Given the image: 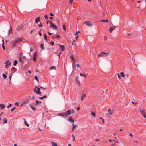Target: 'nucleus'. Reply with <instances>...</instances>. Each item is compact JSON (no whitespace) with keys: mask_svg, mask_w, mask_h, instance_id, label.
I'll use <instances>...</instances> for the list:
<instances>
[{"mask_svg":"<svg viewBox=\"0 0 146 146\" xmlns=\"http://www.w3.org/2000/svg\"><path fill=\"white\" fill-rule=\"evenodd\" d=\"M19 61L22 64L23 63L25 60V57L24 56H23L22 54L20 53L19 55Z\"/></svg>","mask_w":146,"mask_h":146,"instance_id":"obj_1","label":"nucleus"},{"mask_svg":"<svg viewBox=\"0 0 146 146\" xmlns=\"http://www.w3.org/2000/svg\"><path fill=\"white\" fill-rule=\"evenodd\" d=\"M23 38L22 37H16L15 38L13 41V44L15 45L16 43L21 42Z\"/></svg>","mask_w":146,"mask_h":146,"instance_id":"obj_2","label":"nucleus"},{"mask_svg":"<svg viewBox=\"0 0 146 146\" xmlns=\"http://www.w3.org/2000/svg\"><path fill=\"white\" fill-rule=\"evenodd\" d=\"M40 89L39 87H37L36 86L34 88L33 90L35 93H36L38 94H41V92L40 91Z\"/></svg>","mask_w":146,"mask_h":146,"instance_id":"obj_3","label":"nucleus"},{"mask_svg":"<svg viewBox=\"0 0 146 146\" xmlns=\"http://www.w3.org/2000/svg\"><path fill=\"white\" fill-rule=\"evenodd\" d=\"M50 26L53 29L56 30L57 29V26L53 24L52 22H50Z\"/></svg>","mask_w":146,"mask_h":146,"instance_id":"obj_4","label":"nucleus"},{"mask_svg":"<svg viewBox=\"0 0 146 146\" xmlns=\"http://www.w3.org/2000/svg\"><path fill=\"white\" fill-rule=\"evenodd\" d=\"M70 57L71 58V59L72 60V61H73V63H72V64H73L74 65H75V60L74 58L73 55L72 54H71L70 55Z\"/></svg>","mask_w":146,"mask_h":146,"instance_id":"obj_5","label":"nucleus"},{"mask_svg":"<svg viewBox=\"0 0 146 146\" xmlns=\"http://www.w3.org/2000/svg\"><path fill=\"white\" fill-rule=\"evenodd\" d=\"M84 23L88 26H90L92 25L91 22L89 21H86L84 22Z\"/></svg>","mask_w":146,"mask_h":146,"instance_id":"obj_6","label":"nucleus"},{"mask_svg":"<svg viewBox=\"0 0 146 146\" xmlns=\"http://www.w3.org/2000/svg\"><path fill=\"white\" fill-rule=\"evenodd\" d=\"M64 112L66 116L68 115H70L71 114V113L70 110H68V111Z\"/></svg>","mask_w":146,"mask_h":146,"instance_id":"obj_7","label":"nucleus"},{"mask_svg":"<svg viewBox=\"0 0 146 146\" xmlns=\"http://www.w3.org/2000/svg\"><path fill=\"white\" fill-rule=\"evenodd\" d=\"M115 27L114 26H111L110 27V29L109 31L110 33H111L115 28Z\"/></svg>","mask_w":146,"mask_h":146,"instance_id":"obj_8","label":"nucleus"},{"mask_svg":"<svg viewBox=\"0 0 146 146\" xmlns=\"http://www.w3.org/2000/svg\"><path fill=\"white\" fill-rule=\"evenodd\" d=\"M40 20V18L39 17H37L35 21V22L36 23H38Z\"/></svg>","mask_w":146,"mask_h":146,"instance_id":"obj_9","label":"nucleus"},{"mask_svg":"<svg viewBox=\"0 0 146 146\" xmlns=\"http://www.w3.org/2000/svg\"><path fill=\"white\" fill-rule=\"evenodd\" d=\"M113 111L112 110L109 108L108 109V113L110 115H111L112 114Z\"/></svg>","mask_w":146,"mask_h":146,"instance_id":"obj_10","label":"nucleus"},{"mask_svg":"<svg viewBox=\"0 0 146 146\" xmlns=\"http://www.w3.org/2000/svg\"><path fill=\"white\" fill-rule=\"evenodd\" d=\"M37 54L36 53H35L33 55V60L34 61H36V60Z\"/></svg>","mask_w":146,"mask_h":146,"instance_id":"obj_11","label":"nucleus"},{"mask_svg":"<svg viewBox=\"0 0 146 146\" xmlns=\"http://www.w3.org/2000/svg\"><path fill=\"white\" fill-rule=\"evenodd\" d=\"M140 112H141V114L143 115L144 114H145V110L143 109H142V110H141L140 111Z\"/></svg>","mask_w":146,"mask_h":146,"instance_id":"obj_12","label":"nucleus"},{"mask_svg":"<svg viewBox=\"0 0 146 146\" xmlns=\"http://www.w3.org/2000/svg\"><path fill=\"white\" fill-rule=\"evenodd\" d=\"M5 107V106L3 104H0V109L2 110Z\"/></svg>","mask_w":146,"mask_h":146,"instance_id":"obj_13","label":"nucleus"},{"mask_svg":"<svg viewBox=\"0 0 146 146\" xmlns=\"http://www.w3.org/2000/svg\"><path fill=\"white\" fill-rule=\"evenodd\" d=\"M68 120L70 122H73V123H74V120L73 119L72 117L71 116L69 117Z\"/></svg>","mask_w":146,"mask_h":146,"instance_id":"obj_14","label":"nucleus"},{"mask_svg":"<svg viewBox=\"0 0 146 146\" xmlns=\"http://www.w3.org/2000/svg\"><path fill=\"white\" fill-rule=\"evenodd\" d=\"M60 37V36L59 35H54L52 37V38H58Z\"/></svg>","mask_w":146,"mask_h":146,"instance_id":"obj_15","label":"nucleus"},{"mask_svg":"<svg viewBox=\"0 0 146 146\" xmlns=\"http://www.w3.org/2000/svg\"><path fill=\"white\" fill-rule=\"evenodd\" d=\"M86 95L85 94H82L81 96V99L82 101H83L84 98L86 97Z\"/></svg>","mask_w":146,"mask_h":146,"instance_id":"obj_16","label":"nucleus"},{"mask_svg":"<svg viewBox=\"0 0 146 146\" xmlns=\"http://www.w3.org/2000/svg\"><path fill=\"white\" fill-rule=\"evenodd\" d=\"M4 64H6L8 66L10 65L11 64V63L9 62L8 60H7L6 62H5L4 63Z\"/></svg>","mask_w":146,"mask_h":146,"instance_id":"obj_17","label":"nucleus"},{"mask_svg":"<svg viewBox=\"0 0 146 146\" xmlns=\"http://www.w3.org/2000/svg\"><path fill=\"white\" fill-rule=\"evenodd\" d=\"M58 115L62 116H66L65 115V112H64L62 113L61 114H58Z\"/></svg>","mask_w":146,"mask_h":146,"instance_id":"obj_18","label":"nucleus"},{"mask_svg":"<svg viewBox=\"0 0 146 146\" xmlns=\"http://www.w3.org/2000/svg\"><path fill=\"white\" fill-rule=\"evenodd\" d=\"M51 143L52 146H57V144L56 143L53 141L51 142Z\"/></svg>","mask_w":146,"mask_h":146,"instance_id":"obj_19","label":"nucleus"},{"mask_svg":"<svg viewBox=\"0 0 146 146\" xmlns=\"http://www.w3.org/2000/svg\"><path fill=\"white\" fill-rule=\"evenodd\" d=\"M105 54H106V53H105V52H102V53H100L99 54L98 56L99 57L102 56H103Z\"/></svg>","mask_w":146,"mask_h":146,"instance_id":"obj_20","label":"nucleus"},{"mask_svg":"<svg viewBox=\"0 0 146 146\" xmlns=\"http://www.w3.org/2000/svg\"><path fill=\"white\" fill-rule=\"evenodd\" d=\"M60 48L61 51H63L64 50L65 48L64 46H60Z\"/></svg>","mask_w":146,"mask_h":146,"instance_id":"obj_21","label":"nucleus"},{"mask_svg":"<svg viewBox=\"0 0 146 146\" xmlns=\"http://www.w3.org/2000/svg\"><path fill=\"white\" fill-rule=\"evenodd\" d=\"M47 96L46 95H44L42 97H39V99L41 100H43L44 98H46Z\"/></svg>","mask_w":146,"mask_h":146,"instance_id":"obj_22","label":"nucleus"},{"mask_svg":"<svg viewBox=\"0 0 146 146\" xmlns=\"http://www.w3.org/2000/svg\"><path fill=\"white\" fill-rule=\"evenodd\" d=\"M12 32V30L11 29V26L10 29H9L8 31V35L9 36L10 33Z\"/></svg>","mask_w":146,"mask_h":146,"instance_id":"obj_23","label":"nucleus"},{"mask_svg":"<svg viewBox=\"0 0 146 146\" xmlns=\"http://www.w3.org/2000/svg\"><path fill=\"white\" fill-rule=\"evenodd\" d=\"M43 36H44V39L45 40H47V35H46V33H44V34Z\"/></svg>","mask_w":146,"mask_h":146,"instance_id":"obj_24","label":"nucleus"},{"mask_svg":"<svg viewBox=\"0 0 146 146\" xmlns=\"http://www.w3.org/2000/svg\"><path fill=\"white\" fill-rule=\"evenodd\" d=\"M76 83L78 86H79L80 85V82L78 80H76Z\"/></svg>","mask_w":146,"mask_h":146,"instance_id":"obj_25","label":"nucleus"},{"mask_svg":"<svg viewBox=\"0 0 146 146\" xmlns=\"http://www.w3.org/2000/svg\"><path fill=\"white\" fill-rule=\"evenodd\" d=\"M72 126V128H73V129H74L76 128L77 127V125L74 124V123H73Z\"/></svg>","mask_w":146,"mask_h":146,"instance_id":"obj_26","label":"nucleus"},{"mask_svg":"<svg viewBox=\"0 0 146 146\" xmlns=\"http://www.w3.org/2000/svg\"><path fill=\"white\" fill-rule=\"evenodd\" d=\"M16 70V68L14 67H13L12 68L11 71H13V72H15Z\"/></svg>","mask_w":146,"mask_h":146,"instance_id":"obj_27","label":"nucleus"},{"mask_svg":"<svg viewBox=\"0 0 146 146\" xmlns=\"http://www.w3.org/2000/svg\"><path fill=\"white\" fill-rule=\"evenodd\" d=\"M54 69H55V70H56V68L55 66H51L50 68V70H52Z\"/></svg>","mask_w":146,"mask_h":146,"instance_id":"obj_28","label":"nucleus"},{"mask_svg":"<svg viewBox=\"0 0 146 146\" xmlns=\"http://www.w3.org/2000/svg\"><path fill=\"white\" fill-rule=\"evenodd\" d=\"M30 107L33 110H35L36 109L32 105L30 106Z\"/></svg>","mask_w":146,"mask_h":146,"instance_id":"obj_29","label":"nucleus"},{"mask_svg":"<svg viewBox=\"0 0 146 146\" xmlns=\"http://www.w3.org/2000/svg\"><path fill=\"white\" fill-rule=\"evenodd\" d=\"M100 21L102 22H108V20H101Z\"/></svg>","mask_w":146,"mask_h":146,"instance_id":"obj_30","label":"nucleus"},{"mask_svg":"<svg viewBox=\"0 0 146 146\" xmlns=\"http://www.w3.org/2000/svg\"><path fill=\"white\" fill-rule=\"evenodd\" d=\"M18 62L17 60H15L14 62V63L13 64V65L14 66H15L16 65V64Z\"/></svg>","mask_w":146,"mask_h":146,"instance_id":"obj_31","label":"nucleus"},{"mask_svg":"<svg viewBox=\"0 0 146 146\" xmlns=\"http://www.w3.org/2000/svg\"><path fill=\"white\" fill-rule=\"evenodd\" d=\"M3 119V121H4L3 123H6L7 122V119L5 118H4Z\"/></svg>","mask_w":146,"mask_h":146,"instance_id":"obj_32","label":"nucleus"},{"mask_svg":"<svg viewBox=\"0 0 146 146\" xmlns=\"http://www.w3.org/2000/svg\"><path fill=\"white\" fill-rule=\"evenodd\" d=\"M36 105L37 104H38L39 103H41V102H42L41 101H38V100H36Z\"/></svg>","mask_w":146,"mask_h":146,"instance_id":"obj_33","label":"nucleus"},{"mask_svg":"<svg viewBox=\"0 0 146 146\" xmlns=\"http://www.w3.org/2000/svg\"><path fill=\"white\" fill-rule=\"evenodd\" d=\"M2 76L4 79H5L7 77L6 75L4 74H2Z\"/></svg>","mask_w":146,"mask_h":146,"instance_id":"obj_34","label":"nucleus"},{"mask_svg":"<svg viewBox=\"0 0 146 146\" xmlns=\"http://www.w3.org/2000/svg\"><path fill=\"white\" fill-rule=\"evenodd\" d=\"M24 123L25 124V125L27 127L29 126V124L27 123V121H24Z\"/></svg>","mask_w":146,"mask_h":146,"instance_id":"obj_35","label":"nucleus"},{"mask_svg":"<svg viewBox=\"0 0 146 146\" xmlns=\"http://www.w3.org/2000/svg\"><path fill=\"white\" fill-rule=\"evenodd\" d=\"M120 76L122 77H124V75L123 72H121L120 73Z\"/></svg>","mask_w":146,"mask_h":146,"instance_id":"obj_36","label":"nucleus"},{"mask_svg":"<svg viewBox=\"0 0 146 146\" xmlns=\"http://www.w3.org/2000/svg\"><path fill=\"white\" fill-rule=\"evenodd\" d=\"M91 114L94 117H95V113H94L93 112H92L91 113Z\"/></svg>","mask_w":146,"mask_h":146,"instance_id":"obj_37","label":"nucleus"},{"mask_svg":"<svg viewBox=\"0 0 146 146\" xmlns=\"http://www.w3.org/2000/svg\"><path fill=\"white\" fill-rule=\"evenodd\" d=\"M80 75L81 76H84V77H85L86 76V75H85V74H82V73H80Z\"/></svg>","mask_w":146,"mask_h":146,"instance_id":"obj_38","label":"nucleus"},{"mask_svg":"<svg viewBox=\"0 0 146 146\" xmlns=\"http://www.w3.org/2000/svg\"><path fill=\"white\" fill-rule=\"evenodd\" d=\"M35 79L37 81H38V77L37 76H35Z\"/></svg>","mask_w":146,"mask_h":146,"instance_id":"obj_39","label":"nucleus"},{"mask_svg":"<svg viewBox=\"0 0 146 146\" xmlns=\"http://www.w3.org/2000/svg\"><path fill=\"white\" fill-rule=\"evenodd\" d=\"M15 109V107H13L11 109V111L12 112Z\"/></svg>","mask_w":146,"mask_h":146,"instance_id":"obj_40","label":"nucleus"},{"mask_svg":"<svg viewBox=\"0 0 146 146\" xmlns=\"http://www.w3.org/2000/svg\"><path fill=\"white\" fill-rule=\"evenodd\" d=\"M63 29L65 30L66 29V28H65V25L64 24L63 25Z\"/></svg>","mask_w":146,"mask_h":146,"instance_id":"obj_41","label":"nucleus"},{"mask_svg":"<svg viewBox=\"0 0 146 146\" xmlns=\"http://www.w3.org/2000/svg\"><path fill=\"white\" fill-rule=\"evenodd\" d=\"M132 103L133 104H137V102H134L133 101H132Z\"/></svg>","mask_w":146,"mask_h":146,"instance_id":"obj_42","label":"nucleus"},{"mask_svg":"<svg viewBox=\"0 0 146 146\" xmlns=\"http://www.w3.org/2000/svg\"><path fill=\"white\" fill-rule=\"evenodd\" d=\"M73 2V1L72 0H70L69 3L71 4H72Z\"/></svg>","mask_w":146,"mask_h":146,"instance_id":"obj_43","label":"nucleus"},{"mask_svg":"<svg viewBox=\"0 0 146 146\" xmlns=\"http://www.w3.org/2000/svg\"><path fill=\"white\" fill-rule=\"evenodd\" d=\"M50 44L52 45L53 46L54 45V42H52V41H51V43H50Z\"/></svg>","mask_w":146,"mask_h":146,"instance_id":"obj_44","label":"nucleus"},{"mask_svg":"<svg viewBox=\"0 0 146 146\" xmlns=\"http://www.w3.org/2000/svg\"><path fill=\"white\" fill-rule=\"evenodd\" d=\"M15 104L16 106H18L19 105V103L18 102H17L15 103Z\"/></svg>","mask_w":146,"mask_h":146,"instance_id":"obj_45","label":"nucleus"},{"mask_svg":"<svg viewBox=\"0 0 146 146\" xmlns=\"http://www.w3.org/2000/svg\"><path fill=\"white\" fill-rule=\"evenodd\" d=\"M40 31H41V29H40V31L39 32V35L40 36H41L42 35V34H41V33L40 32Z\"/></svg>","mask_w":146,"mask_h":146,"instance_id":"obj_46","label":"nucleus"},{"mask_svg":"<svg viewBox=\"0 0 146 146\" xmlns=\"http://www.w3.org/2000/svg\"><path fill=\"white\" fill-rule=\"evenodd\" d=\"M38 26L40 27H41L42 26L41 23H40L39 24H38Z\"/></svg>","mask_w":146,"mask_h":146,"instance_id":"obj_47","label":"nucleus"},{"mask_svg":"<svg viewBox=\"0 0 146 146\" xmlns=\"http://www.w3.org/2000/svg\"><path fill=\"white\" fill-rule=\"evenodd\" d=\"M44 17L45 18V19H47V18H48V16L47 15H44Z\"/></svg>","mask_w":146,"mask_h":146,"instance_id":"obj_48","label":"nucleus"},{"mask_svg":"<svg viewBox=\"0 0 146 146\" xmlns=\"http://www.w3.org/2000/svg\"><path fill=\"white\" fill-rule=\"evenodd\" d=\"M2 46H4V42H3V40H2Z\"/></svg>","mask_w":146,"mask_h":146,"instance_id":"obj_49","label":"nucleus"},{"mask_svg":"<svg viewBox=\"0 0 146 146\" xmlns=\"http://www.w3.org/2000/svg\"><path fill=\"white\" fill-rule=\"evenodd\" d=\"M50 15L51 16H54V14L52 13H50Z\"/></svg>","mask_w":146,"mask_h":146,"instance_id":"obj_50","label":"nucleus"},{"mask_svg":"<svg viewBox=\"0 0 146 146\" xmlns=\"http://www.w3.org/2000/svg\"><path fill=\"white\" fill-rule=\"evenodd\" d=\"M145 114H144L143 115L144 117L145 118H146V115H145Z\"/></svg>","mask_w":146,"mask_h":146,"instance_id":"obj_51","label":"nucleus"},{"mask_svg":"<svg viewBox=\"0 0 146 146\" xmlns=\"http://www.w3.org/2000/svg\"><path fill=\"white\" fill-rule=\"evenodd\" d=\"M61 54V52L58 55V56L59 58H60V55Z\"/></svg>","mask_w":146,"mask_h":146,"instance_id":"obj_52","label":"nucleus"},{"mask_svg":"<svg viewBox=\"0 0 146 146\" xmlns=\"http://www.w3.org/2000/svg\"><path fill=\"white\" fill-rule=\"evenodd\" d=\"M80 107H78L77 108V110L78 111L80 109Z\"/></svg>","mask_w":146,"mask_h":146,"instance_id":"obj_53","label":"nucleus"},{"mask_svg":"<svg viewBox=\"0 0 146 146\" xmlns=\"http://www.w3.org/2000/svg\"><path fill=\"white\" fill-rule=\"evenodd\" d=\"M5 64L6 65L5 66V67L6 68H7L8 67V65H7L6 64Z\"/></svg>","mask_w":146,"mask_h":146,"instance_id":"obj_54","label":"nucleus"},{"mask_svg":"<svg viewBox=\"0 0 146 146\" xmlns=\"http://www.w3.org/2000/svg\"><path fill=\"white\" fill-rule=\"evenodd\" d=\"M129 136H131V137H133V135L131 133H130Z\"/></svg>","mask_w":146,"mask_h":146,"instance_id":"obj_55","label":"nucleus"},{"mask_svg":"<svg viewBox=\"0 0 146 146\" xmlns=\"http://www.w3.org/2000/svg\"><path fill=\"white\" fill-rule=\"evenodd\" d=\"M100 118L102 119V122H104V119L102 118L101 117H100Z\"/></svg>","mask_w":146,"mask_h":146,"instance_id":"obj_56","label":"nucleus"},{"mask_svg":"<svg viewBox=\"0 0 146 146\" xmlns=\"http://www.w3.org/2000/svg\"><path fill=\"white\" fill-rule=\"evenodd\" d=\"M39 86L40 87V88H43V89H45V88H44V87H42V86Z\"/></svg>","mask_w":146,"mask_h":146,"instance_id":"obj_57","label":"nucleus"},{"mask_svg":"<svg viewBox=\"0 0 146 146\" xmlns=\"http://www.w3.org/2000/svg\"><path fill=\"white\" fill-rule=\"evenodd\" d=\"M2 48L3 50H5V46H2Z\"/></svg>","mask_w":146,"mask_h":146,"instance_id":"obj_58","label":"nucleus"},{"mask_svg":"<svg viewBox=\"0 0 146 146\" xmlns=\"http://www.w3.org/2000/svg\"><path fill=\"white\" fill-rule=\"evenodd\" d=\"M76 66L78 67H80V66L78 64H76Z\"/></svg>","mask_w":146,"mask_h":146,"instance_id":"obj_59","label":"nucleus"},{"mask_svg":"<svg viewBox=\"0 0 146 146\" xmlns=\"http://www.w3.org/2000/svg\"><path fill=\"white\" fill-rule=\"evenodd\" d=\"M118 77L119 78H120V76L119 73L118 74Z\"/></svg>","mask_w":146,"mask_h":146,"instance_id":"obj_60","label":"nucleus"},{"mask_svg":"<svg viewBox=\"0 0 146 146\" xmlns=\"http://www.w3.org/2000/svg\"><path fill=\"white\" fill-rule=\"evenodd\" d=\"M28 72L29 73H31V71L30 70H29Z\"/></svg>","mask_w":146,"mask_h":146,"instance_id":"obj_61","label":"nucleus"},{"mask_svg":"<svg viewBox=\"0 0 146 146\" xmlns=\"http://www.w3.org/2000/svg\"><path fill=\"white\" fill-rule=\"evenodd\" d=\"M41 47L42 48V49H44V48L43 47V46H41Z\"/></svg>","mask_w":146,"mask_h":146,"instance_id":"obj_62","label":"nucleus"},{"mask_svg":"<svg viewBox=\"0 0 146 146\" xmlns=\"http://www.w3.org/2000/svg\"><path fill=\"white\" fill-rule=\"evenodd\" d=\"M48 34L50 35H51V33L49 32L48 33Z\"/></svg>","mask_w":146,"mask_h":146,"instance_id":"obj_63","label":"nucleus"},{"mask_svg":"<svg viewBox=\"0 0 146 146\" xmlns=\"http://www.w3.org/2000/svg\"><path fill=\"white\" fill-rule=\"evenodd\" d=\"M32 99H35V97L34 96H33L32 97Z\"/></svg>","mask_w":146,"mask_h":146,"instance_id":"obj_64","label":"nucleus"}]
</instances>
